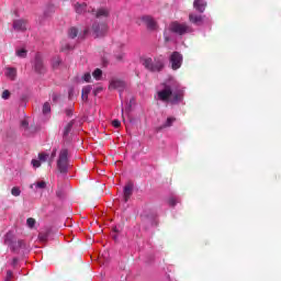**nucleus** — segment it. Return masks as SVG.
<instances>
[{"label":"nucleus","mask_w":281,"mask_h":281,"mask_svg":"<svg viewBox=\"0 0 281 281\" xmlns=\"http://www.w3.org/2000/svg\"><path fill=\"white\" fill-rule=\"evenodd\" d=\"M114 232H117V228H114Z\"/></svg>","instance_id":"obj_48"},{"label":"nucleus","mask_w":281,"mask_h":281,"mask_svg":"<svg viewBox=\"0 0 281 281\" xmlns=\"http://www.w3.org/2000/svg\"><path fill=\"white\" fill-rule=\"evenodd\" d=\"M131 196H133V183H127L123 189V199L125 203H128Z\"/></svg>","instance_id":"obj_13"},{"label":"nucleus","mask_w":281,"mask_h":281,"mask_svg":"<svg viewBox=\"0 0 281 281\" xmlns=\"http://www.w3.org/2000/svg\"><path fill=\"white\" fill-rule=\"evenodd\" d=\"M81 99L83 102H87V100H89V94H85L81 92Z\"/></svg>","instance_id":"obj_40"},{"label":"nucleus","mask_w":281,"mask_h":281,"mask_svg":"<svg viewBox=\"0 0 281 281\" xmlns=\"http://www.w3.org/2000/svg\"><path fill=\"white\" fill-rule=\"evenodd\" d=\"M193 8L198 12L203 13L205 12V8H207V3L205 2V0H194Z\"/></svg>","instance_id":"obj_14"},{"label":"nucleus","mask_w":281,"mask_h":281,"mask_svg":"<svg viewBox=\"0 0 281 281\" xmlns=\"http://www.w3.org/2000/svg\"><path fill=\"white\" fill-rule=\"evenodd\" d=\"M112 126H114V128H120L122 126V123L120 122V120H113Z\"/></svg>","instance_id":"obj_31"},{"label":"nucleus","mask_w":281,"mask_h":281,"mask_svg":"<svg viewBox=\"0 0 281 281\" xmlns=\"http://www.w3.org/2000/svg\"><path fill=\"white\" fill-rule=\"evenodd\" d=\"M116 60L122 61L124 60V53H121L119 55H115Z\"/></svg>","instance_id":"obj_38"},{"label":"nucleus","mask_w":281,"mask_h":281,"mask_svg":"<svg viewBox=\"0 0 281 281\" xmlns=\"http://www.w3.org/2000/svg\"><path fill=\"white\" fill-rule=\"evenodd\" d=\"M67 117H71V115H74V108H69L65 111Z\"/></svg>","instance_id":"obj_34"},{"label":"nucleus","mask_w":281,"mask_h":281,"mask_svg":"<svg viewBox=\"0 0 281 281\" xmlns=\"http://www.w3.org/2000/svg\"><path fill=\"white\" fill-rule=\"evenodd\" d=\"M15 247H19L20 249H23L25 247V241L19 240L18 243H15Z\"/></svg>","instance_id":"obj_35"},{"label":"nucleus","mask_w":281,"mask_h":281,"mask_svg":"<svg viewBox=\"0 0 281 281\" xmlns=\"http://www.w3.org/2000/svg\"><path fill=\"white\" fill-rule=\"evenodd\" d=\"M26 224H27V227H30L32 229V227H34L36 225V220L34 217H29L26 220Z\"/></svg>","instance_id":"obj_26"},{"label":"nucleus","mask_w":281,"mask_h":281,"mask_svg":"<svg viewBox=\"0 0 281 281\" xmlns=\"http://www.w3.org/2000/svg\"><path fill=\"white\" fill-rule=\"evenodd\" d=\"M82 80H85V82H89L91 80V74L90 72H86L82 76Z\"/></svg>","instance_id":"obj_32"},{"label":"nucleus","mask_w":281,"mask_h":281,"mask_svg":"<svg viewBox=\"0 0 281 281\" xmlns=\"http://www.w3.org/2000/svg\"><path fill=\"white\" fill-rule=\"evenodd\" d=\"M56 153H57V149H53L52 151V155H50V159H55L56 158Z\"/></svg>","instance_id":"obj_42"},{"label":"nucleus","mask_w":281,"mask_h":281,"mask_svg":"<svg viewBox=\"0 0 281 281\" xmlns=\"http://www.w3.org/2000/svg\"><path fill=\"white\" fill-rule=\"evenodd\" d=\"M92 76L95 80H100L102 78V69L97 68L93 72Z\"/></svg>","instance_id":"obj_23"},{"label":"nucleus","mask_w":281,"mask_h":281,"mask_svg":"<svg viewBox=\"0 0 281 281\" xmlns=\"http://www.w3.org/2000/svg\"><path fill=\"white\" fill-rule=\"evenodd\" d=\"M60 66V58H56L54 61H53V67L56 69V67H59Z\"/></svg>","instance_id":"obj_36"},{"label":"nucleus","mask_w":281,"mask_h":281,"mask_svg":"<svg viewBox=\"0 0 281 281\" xmlns=\"http://www.w3.org/2000/svg\"><path fill=\"white\" fill-rule=\"evenodd\" d=\"M143 23L147 26V30H157V22L150 15H144L142 18Z\"/></svg>","instance_id":"obj_11"},{"label":"nucleus","mask_w":281,"mask_h":281,"mask_svg":"<svg viewBox=\"0 0 281 281\" xmlns=\"http://www.w3.org/2000/svg\"><path fill=\"white\" fill-rule=\"evenodd\" d=\"M175 122H177V117L175 116L167 117V121L164 123L162 128H170V126H172Z\"/></svg>","instance_id":"obj_18"},{"label":"nucleus","mask_w":281,"mask_h":281,"mask_svg":"<svg viewBox=\"0 0 281 281\" xmlns=\"http://www.w3.org/2000/svg\"><path fill=\"white\" fill-rule=\"evenodd\" d=\"M52 112V105L49 104V102H45L43 105V114L47 115V113Z\"/></svg>","instance_id":"obj_24"},{"label":"nucleus","mask_w":281,"mask_h":281,"mask_svg":"<svg viewBox=\"0 0 281 281\" xmlns=\"http://www.w3.org/2000/svg\"><path fill=\"white\" fill-rule=\"evenodd\" d=\"M21 126H22L23 128H27V126H30V123L27 122V120H23V121L21 122Z\"/></svg>","instance_id":"obj_39"},{"label":"nucleus","mask_w":281,"mask_h":281,"mask_svg":"<svg viewBox=\"0 0 281 281\" xmlns=\"http://www.w3.org/2000/svg\"><path fill=\"white\" fill-rule=\"evenodd\" d=\"M36 188H40V190H45V188H47V182L40 181L36 183Z\"/></svg>","instance_id":"obj_27"},{"label":"nucleus","mask_w":281,"mask_h":281,"mask_svg":"<svg viewBox=\"0 0 281 281\" xmlns=\"http://www.w3.org/2000/svg\"><path fill=\"white\" fill-rule=\"evenodd\" d=\"M10 95L11 93L9 92V90H4L2 92V100H10Z\"/></svg>","instance_id":"obj_30"},{"label":"nucleus","mask_w":281,"mask_h":281,"mask_svg":"<svg viewBox=\"0 0 281 281\" xmlns=\"http://www.w3.org/2000/svg\"><path fill=\"white\" fill-rule=\"evenodd\" d=\"M12 280V271L11 270H8L7 271V277H5V280L4 281H10Z\"/></svg>","instance_id":"obj_37"},{"label":"nucleus","mask_w":281,"mask_h":281,"mask_svg":"<svg viewBox=\"0 0 281 281\" xmlns=\"http://www.w3.org/2000/svg\"><path fill=\"white\" fill-rule=\"evenodd\" d=\"M38 159L40 161H47V159H49V155L47 154H38Z\"/></svg>","instance_id":"obj_28"},{"label":"nucleus","mask_w":281,"mask_h":281,"mask_svg":"<svg viewBox=\"0 0 281 281\" xmlns=\"http://www.w3.org/2000/svg\"><path fill=\"white\" fill-rule=\"evenodd\" d=\"M57 169L61 175L67 173V170H69V149L67 147L61 148L59 151Z\"/></svg>","instance_id":"obj_2"},{"label":"nucleus","mask_w":281,"mask_h":281,"mask_svg":"<svg viewBox=\"0 0 281 281\" xmlns=\"http://www.w3.org/2000/svg\"><path fill=\"white\" fill-rule=\"evenodd\" d=\"M189 21L190 23H193V25H202L203 24V15H196L194 13L189 14Z\"/></svg>","instance_id":"obj_15"},{"label":"nucleus","mask_w":281,"mask_h":281,"mask_svg":"<svg viewBox=\"0 0 281 281\" xmlns=\"http://www.w3.org/2000/svg\"><path fill=\"white\" fill-rule=\"evenodd\" d=\"M56 12V7L54 4H47L45 14L46 16H49V14H54Z\"/></svg>","instance_id":"obj_20"},{"label":"nucleus","mask_w":281,"mask_h":281,"mask_svg":"<svg viewBox=\"0 0 281 281\" xmlns=\"http://www.w3.org/2000/svg\"><path fill=\"white\" fill-rule=\"evenodd\" d=\"M32 166H33V168H41V160L33 159Z\"/></svg>","instance_id":"obj_33"},{"label":"nucleus","mask_w":281,"mask_h":281,"mask_svg":"<svg viewBox=\"0 0 281 281\" xmlns=\"http://www.w3.org/2000/svg\"><path fill=\"white\" fill-rule=\"evenodd\" d=\"M15 56H18V58H27V49L25 48L18 49L15 52Z\"/></svg>","instance_id":"obj_19"},{"label":"nucleus","mask_w":281,"mask_h":281,"mask_svg":"<svg viewBox=\"0 0 281 281\" xmlns=\"http://www.w3.org/2000/svg\"><path fill=\"white\" fill-rule=\"evenodd\" d=\"M143 66L145 67V69H147V71H161L164 69V60H161L160 58L153 59L150 57H147L143 59Z\"/></svg>","instance_id":"obj_3"},{"label":"nucleus","mask_w":281,"mask_h":281,"mask_svg":"<svg viewBox=\"0 0 281 281\" xmlns=\"http://www.w3.org/2000/svg\"><path fill=\"white\" fill-rule=\"evenodd\" d=\"M74 124H76V120H71L67 125L64 127V137H68L69 133H71V128H74Z\"/></svg>","instance_id":"obj_16"},{"label":"nucleus","mask_w":281,"mask_h":281,"mask_svg":"<svg viewBox=\"0 0 281 281\" xmlns=\"http://www.w3.org/2000/svg\"><path fill=\"white\" fill-rule=\"evenodd\" d=\"M83 34H85V36H87V34H89V29H86V30L83 31Z\"/></svg>","instance_id":"obj_44"},{"label":"nucleus","mask_w":281,"mask_h":281,"mask_svg":"<svg viewBox=\"0 0 281 281\" xmlns=\"http://www.w3.org/2000/svg\"><path fill=\"white\" fill-rule=\"evenodd\" d=\"M12 196H21V189L19 187H13L11 189Z\"/></svg>","instance_id":"obj_25"},{"label":"nucleus","mask_w":281,"mask_h":281,"mask_svg":"<svg viewBox=\"0 0 281 281\" xmlns=\"http://www.w3.org/2000/svg\"><path fill=\"white\" fill-rule=\"evenodd\" d=\"M169 30L173 34H178V36H183L184 34H192V32H194V29H192V26L179 22H172L169 25Z\"/></svg>","instance_id":"obj_4"},{"label":"nucleus","mask_w":281,"mask_h":281,"mask_svg":"<svg viewBox=\"0 0 281 281\" xmlns=\"http://www.w3.org/2000/svg\"><path fill=\"white\" fill-rule=\"evenodd\" d=\"M47 238H49L48 231L38 234V240H41V243H46Z\"/></svg>","instance_id":"obj_21"},{"label":"nucleus","mask_w":281,"mask_h":281,"mask_svg":"<svg viewBox=\"0 0 281 281\" xmlns=\"http://www.w3.org/2000/svg\"><path fill=\"white\" fill-rule=\"evenodd\" d=\"M125 87H126V83H124V81L120 79H112L110 81L109 89L110 91H114L115 89H117V91H124Z\"/></svg>","instance_id":"obj_10"},{"label":"nucleus","mask_w":281,"mask_h":281,"mask_svg":"<svg viewBox=\"0 0 281 281\" xmlns=\"http://www.w3.org/2000/svg\"><path fill=\"white\" fill-rule=\"evenodd\" d=\"M69 38H76L78 36V29L76 26H72L68 31Z\"/></svg>","instance_id":"obj_22"},{"label":"nucleus","mask_w":281,"mask_h":281,"mask_svg":"<svg viewBox=\"0 0 281 281\" xmlns=\"http://www.w3.org/2000/svg\"><path fill=\"white\" fill-rule=\"evenodd\" d=\"M74 10L76 14H87V12L91 14V8H89L86 2L83 3L76 2L74 4Z\"/></svg>","instance_id":"obj_9"},{"label":"nucleus","mask_w":281,"mask_h":281,"mask_svg":"<svg viewBox=\"0 0 281 281\" xmlns=\"http://www.w3.org/2000/svg\"><path fill=\"white\" fill-rule=\"evenodd\" d=\"M158 100L172 105L181 104L183 102L184 93L183 90L172 91V87L166 85L165 88L157 92Z\"/></svg>","instance_id":"obj_1"},{"label":"nucleus","mask_w":281,"mask_h":281,"mask_svg":"<svg viewBox=\"0 0 281 281\" xmlns=\"http://www.w3.org/2000/svg\"><path fill=\"white\" fill-rule=\"evenodd\" d=\"M91 32L94 38H104L109 34V24L95 21L91 26Z\"/></svg>","instance_id":"obj_5"},{"label":"nucleus","mask_w":281,"mask_h":281,"mask_svg":"<svg viewBox=\"0 0 281 281\" xmlns=\"http://www.w3.org/2000/svg\"><path fill=\"white\" fill-rule=\"evenodd\" d=\"M100 91H102V88H97L95 90H93V95H98Z\"/></svg>","instance_id":"obj_43"},{"label":"nucleus","mask_w":281,"mask_h":281,"mask_svg":"<svg viewBox=\"0 0 281 281\" xmlns=\"http://www.w3.org/2000/svg\"><path fill=\"white\" fill-rule=\"evenodd\" d=\"M171 69L177 71V69H181V65L183 63V55L179 52H173L170 56Z\"/></svg>","instance_id":"obj_6"},{"label":"nucleus","mask_w":281,"mask_h":281,"mask_svg":"<svg viewBox=\"0 0 281 281\" xmlns=\"http://www.w3.org/2000/svg\"><path fill=\"white\" fill-rule=\"evenodd\" d=\"M81 93L86 94V95H89V93H91V86H86Z\"/></svg>","instance_id":"obj_29"},{"label":"nucleus","mask_w":281,"mask_h":281,"mask_svg":"<svg viewBox=\"0 0 281 281\" xmlns=\"http://www.w3.org/2000/svg\"><path fill=\"white\" fill-rule=\"evenodd\" d=\"M166 43H168V41H170V37H165Z\"/></svg>","instance_id":"obj_45"},{"label":"nucleus","mask_w":281,"mask_h":281,"mask_svg":"<svg viewBox=\"0 0 281 281\" xmlns=\"http://www.w3.org/2000/svg\"><path fill=\"white\" fill-rule=\"evenodd\" d=\"M95 16V19H109L111 11L106 8H100L98 10L91 9V13Z\"/></svg>","instance_id":"obj_8"},{"label":"nucleus","mask_w":281,"mask_h":281,"mask_svg":"<svg viewBox=\"0 0 281 281\" xmlns=\"http://www.w3.org/2000/svg\"><path fill=\"white\" fill-rule=\"evenodd\" d=\"M33 69L35 74L40 75H43L46 71L45 64L43 63V57H41V54L38 53L35 55V58L33 60Z\"/></svg>","instance_id":"obj_7"},{"label":"nucleus","mask_w":281,"mask_h":281,"mask_svg":"<svg viewBox=\"0 0 281 281\" xmlns=\"http://www.w3.org/2000/svg\"><path fill=\"white\" fill-rule=\"evenodd\" d=\"M169 204L171 205V207H175V205H177V200L170 199Z\"/></svg>","instance_id":"obj_41"},{"label":"nucleus","mask_w":281,"mask_h":281,"mask_svg":"<svg viewBox=\"0 0 281 281\" xmlns=\"http://www.w3.org/2000/svg\"><path fill=\"white\" fill-rule=\"evenodd\" d=\"M13 30L16 32H25L27 30V21L26 20H15L13 22Z\"/></svg>","instance_id":"obj_12"},{"label":"nucleus","mask_w":281,"mask_h":281,"mask_svg":"<svg viewBox=\"0 0 281 281\" xmlns=\"http://www.w3.org/2000/svg\"><path fill=\"white\" fill-rule=\"evenodd\" d=\"M57 196H60V193L57 192Z\"/></svg>","instance_id":"obj_47"},{"label":"nucleus","mask_w":281,"mask_h":281,"mask_svg":"<svg viewBox=\"0 0 281 281\" xmlns=\"http://www.w3.org/2000/svg\"><path fill=\"white\" fill-rule=\"evenodd\" d=\"M48 164H49V166H52V160H49V162H48Z\"/></svg>","instance_id":"obj_46"},{"label":"nucleus","mask_w":281,"mask_h":281,"mask_svg":"<svg viewBox=\"0 0 281 281\" xmlns=\"http://www.w3.org/2000/svg\"><path fill=\"white\" fill-rule=\"evenodd\" d=\"M7 78L16 80V68H7Z\"/></svg>","instance_id":"obj_17"}]
</instances>
